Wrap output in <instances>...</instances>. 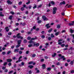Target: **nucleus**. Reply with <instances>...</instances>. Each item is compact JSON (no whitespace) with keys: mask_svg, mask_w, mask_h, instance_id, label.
<instances>
[{"mask_svg":"<svg viewBox=\"0 0 74 74\" xmlns=\"http://www.w3.org/2000/svg\"><path fill=\"white\" fill-rule=\"evenodd\" d=\"M58 44L59 45H61L62 44V43H64V40L63 41V40L62 39H60L58 41Z\"/></svg>","mask_w":74,"mask_h":74,"instance_id":"obj_1","label":"nucleus"},{"mask_svg":"<svg viewBox=\"0 0 74 74\" xmlns=\"http://www.w3.org/2000/svg\"><path fill=\"white\" fill-rule=\"evenodd\" d=\"M21 34L20 33H18L16 36V37L18 38H21V39H23V37L22 36L21 37V36H19Z\"/></svg>","mask_w":74,"mask_h":74,"instance_id":"obj_2","label":"nucleus"},{"mask_svg":"<svg viewBox=\"0 0 74 74\" xmlns=\"http://www.w3.org/2000/svg\"><path fill=\"white\" fill-rule=\"evenodd\" d=\"M42 18L43 19V21H48V19L46 18L45 16H42Z\"/></svg>","mask_w":74,"mask_h":74,"instance_id":"obj_3","label":"nucleus"},{"mask_svg":"<svg viewBox=\"0 0 74 74\" xmlns=\"http://www.w3.org/2000/svg\"><path fill=\"white\" fill-rule=\"evenodd\" d=\"M34 46H36V47H38L39 45V43H36V42H34L33 43Z\"/></svg>","mask_w":74,"mask_h":74,"instance_id":"obj_4","label":"nucleus"},{"mask_svg":"<svg viewBox=\"0 0 74 74\" xmlns=\"http://www.w3.org/2000/svg\"><path fill=\"white\" fill-rule=\"evenodd\" d=\"M69 26H73L74 25V21H72V23H69Z\"/></svg>","mask_w":74,"mask_h":74,"instance_id":"obj_5","label":"nucleus"},{"mask_svg":"<svg viewBox=\"0 0 74 74\" xmlns=\"http://www.w3.org/2000/svg\"><path fill=\"white\" fill-rule=\"evenodd\" d=\"M22 58V56H21L19 58V60H18V61H16V63H18L19 62H20V61H21V59H21V58Z\"/></svg>","mask_w":74,"mask_h":74,"instance_id":"obj_6","label":"nucleus"},{"mask_svg":"<svg viewBox=\"0 0 74 74\" xmlns=\"http://www.w3.org/2000/svg\"><path fill=\"white\" fill-rule=\"evenodd\" d=\"M7 2L8 4H12V2L8 0L7 1Z\"/></svg>","mask_w":74,"mask_h":74,"instance_id":"obj_7","label":"nucleus"},{"mask_svg":"<svg viewBox=\"0 0 74 74\" xmlns=\"http://www.w3.org/2000/svg\"><path fill=\"white\" fill-rule=\"evenodd\" d=\"M65 3L66 2H65V1H63L62 2H61L60 3V5H62V4H65Z\"/></svg>","mask_w":74,"mask_h":74,"instance_id":"obj_8","label":"nucleus"},{"mask_svg":"<svg viewBox=\"0 0 74 74\" xmlns=\"http://www.w3.org/2000/svg\"><path fill=\"white\" fill-rule=\"evenodd\" d=\"M21 41H22V40H18V41L17 43L18 45H20V44L21 43Z\"/></svg>","mask_w":74,"mask_h":74,"instance_id":"obj_9","label":"nucleus"},{"mask_svg":"<svg viewBox=\"0 0 74 74\" xmlns=\"http://www.w3.org/2000/svg\"><path fill=\"white\" fill-rule=\"evenodd\" d=\"M49 24H47L46 25V27H47V29H48V28H49L50 27V26H49Z\"/></svg>","mask_w":74,"mask_h":74,"instance_id":"obj_10","label":"nucleus"},{"mask_svg":"<svg viewBox=\"0 0 74 74\" xmlns=\"http://www.w3.org/2000/svg\"><path fill=\"white\" fill-rule=\"evenodd\" d=\"M33 43L32 44H30L28 45V47H33L34 46L33 45Z\"/></svg>","mask_w":74,"mask_h":74,"instance_id":"obj_11","label":"nucleus"},{"mask_svg":"<svg viewBox=\"0 0 74 74\" xmlns=\"http://www.w3.org/2000/svg\"><path fill=\"white\" fill-rule=\"evenodd\" d=\"M37 38V37H35V38H31V40H36Z\"/></svg>","mask_w":74,"mask_h":74,"instance_id":"obj_12","label":"nucleus"},{"mask_svg":"<svg viewBox=\"0 0 74 74\" xmlns=\"http://www.w3.org/2000/svg\"><path fill=\"white\" fill-rule=\"evenodd\" d=\"M11 61H12V60L10 59H8L7 60V62H11Z\"/></svg>","mask_w":74,"mask_h":74,"instance_id":"obj_13","label":"nucleus"},{"mask_svg":"<svg viewBox=\"0 0 74 74\" xmlns=\"http://www.w3.org/2000/svg\"><path fill=\"white\" fill-rule=\"evenodd\" d=\"M5 29L6 32H8V31H9V29H8V27H5Z\"/></svg>","mask_w":74,"mask_h":74,"instance_id":"obj_14","label":"nucleus"},{"mask_svg":"<svg viewBox=\"0 0 74 74\" xmlns=\"http://www.w3.org/2000/svg\"><path fill=\"white\" fill-rule=\"evenodd\" d=\"M57 10V8L56 7H54L53 8V11H56Z\"/></svg>","mask_w":74,"mask_h":74,"instance_id":"obj_15","label":"nucleus"},{"mask_svg":"<svg viewBox=\"0 0 74 74\" xmlns=\"http://www.w3.org/2000/svg\"><path fill=\"white\" fill-rule=\"evenodd\" d=\"M64 56H62L61 57V58H63V60H66V58H64Z\"/></svg>","mask_w":74,"mask_h":74,"instance_id":"obj_16","label":"nucleus"},{"mask_svg":"<svg viewBox=\"0 0 74 74\" xmlns=\"http://www.w3.org/2000/svg\"><path fill=\"white\" fill-rule=\"evenodd\" d=\"M28 42L29 43V44H33V42H33V41L32 40H31V41H29Z\"/></svg>","mask_w":74,"mask_h":74,"instance_id":"obj_17","label":"nucleus"},{"mask_svg":"<svg viewBox=\"0 0 74 74\" xmlns=\"http://www.w3.org/2000/svg\"><path fill=\"white\" fill-rule=\"evenodd\" d=\"M37 8V5L36 4L34 5V6L33 7V9H35V8Z\"/></svg>","mask_w":74,"mask_h":74,"instance_id":"obj_18","label":"nucleus"},{"mask_svg":"<svg viewBox=\"0 0 74 74\" xmlns=\"http://www.w3.org/2000/svg\"><path fill=\"white\" fill-rule=\"evenodd\" d=\"M19 51V49H16L14 50V52H18V51Z\"/></svg>","mask_w":74,"mask_h":74,"instance_id":"obj_19","label":"nucleus"},{"mask_svg":"<svg viewBox=\"0 0 74 74\" xmlns=\"http://www.w3.org/2000/svg\"><path fill=\"white\" fill-rule=\"evenodd\" d=\"M33 66L30 65L28 66V67L30 68V69H32V68H33Z\"/></svg>","mask_w":74,"mask_h":74,"instance_id":"obj_20","label":"nucleus"},{"mask_svg":"<svg viewBox=\"0 0 74 74\" xmlns=\"http://www.w3.org/2000/svg\"><path fill=\"white\" fill-rule=\"evenodd\" d=\"M70 32L71 33H74V30H72V29H70Z\"/></svg>","mask_w":74,"mask_h":74,"instance_id":"obj_21","label":"nucleus"},{"mask_svg":"<svg viewBox=\"0 0 74 74\" xmlns=\"http://www.w3.org/2000/svg\"><path fill=\"white\" fill-rule=\"evenodd\" d=\"M42 67L43 69H45V64H43L42 65Z\"/></svg>","mask_w":74,"mask_h":74,"instance_id":"obj_22","label":"nucleus"},{"mask_svg":"<svg viewBox=\"0 0 74 74\" xmlns=\"http://www.w3.org/2000/svg\"><path fill=\"white\" fill-rule=\"evenodd\" d=\"M0 16H4V14H2V12H0Z\"/></svg>","mask_w":74,"mask_h":74,"instance_id":"obj_23","label":"nucleus"},{"mask_svg":"<svg viewBox=\"0 0 74 74\" xmlns=\"http://www.w3.org/2000/svg\"><path fill=\"white\" fill-rule=\"evenodd\" d=\"M52 31V29L51 28L48 31V32H49V33H50V32H51Z\"/></svg>","mask_w":74,"mask_h":74,"instance_id":"obj_24","label":"nucleus"},{"mask_svg":"<svg viewBox=\"0 0 74 74\" xmlns=\"http://www.w3.org/2000/svg\"><path fill=\"white\" fill-rule=\"evenodd\" d=\"M31 39V37L29 36L27 38V40H30Z\"/></svg>","mask_w":74,"mask_h":74,"instance_id":"obj_25","label":"nucleus"},{"mask_svg":"<svg viewBox=\"0 0 74 74\" xmlns=\"http://www.w3.org/2000/svg\"><path fill=\"white\" fill-rule=\"evenodd\" d=\"M51 4H52V5H54V4H55V3L53 1H51Z\"/></svg>","mask_w":74,"mask_h":74,"instance_id":"obj_26","label":"nucleus"},{"mask_svg":"<svg viewBox=\"0 0 74 74\" xmlns=\"http://www.w3.org/2000/svg\"><path fill=\"white\" fill-rule=\"evenodd\" d=\"M70 35L71 37H73V39H74V34L73 35L72 34H71Z\"/></svg>","mask_w":74,"mask_h":74,"instance_id":"obj_27","label":"nucleus"},{"mask_svg":"<svg viewBox=\"0 0 74 74\" xmlns=\"http://www.w3.org/2000/svg\"><path fill=\"white\" fill-rule=\"evenodd\" d=\"M56 53H54L52 55V56L53 57H55V56H56Z\"/></svg>","mask_w":74,"mask_h":74,"instance_id":"obj_28","label":"nucleus"},{"mask_svg":"<svg viewBox=\"0 0 74 74\" xmlns=\"http://www.w3.org/2000/svg\"><path fill=\"white\" fill-rule=\"evenodd\" d=\"M60 27V25H58L57 26V28L58 29H59Z\"/></svg>","mask_w":74,"mask_h":74,"instance_id":"obj_29","label":"nucleus"},{"mask_svg":"<svg viewBox=\"0 0 74 74\" xmlns=\"http://www.w3.org/2000/svg\"><path fill=\"white\" fill-rule=\"evenodd\" d=\"M42 22V21H41V20H39L38 21V23H41Z\"/></svg>","mask_w":74,"mask_h":74,"instance_id":"obj_30","label":"nucleus"},{"mask_svg":"<svg viewBox=\"0 0 74 74\" xmlns=\"http://www.w3.org/2000/svg\"><path fill=\"white\" fill-rule=\"evenodd\" d=\"M12 16H10L9 17V19H10V20H11L12 19Z\"/></svg>","mask_w":74,"mask_h":74,"instance_id":"obj_31","label":"nucleus"},{"mask_svg":"<svg viewBox=\"0 0 74 74\" xmlns=\"http://www.w3.org/2000/svg\"><path fill=\"white\" fill-rule=\"evenodd\" d=\"M56 11H55L54 10H53V14H56Z\"/></svg>","mask_w":74,"mask_h":74,"instance_id":"obj_32","label":"nucleus"},{"mask_svg":"<svg viewBox=\"0 0 74 74\" xmlns=\"http://www.w3.org/2000/svg\"><path fill=\"white\" fill-rule=\"evenodd\" d=\"M24 10H25V8H24L23 7H22L21 8V11H23Z\"/></svg>","mask_w":74,"mask_h":74,"instance_id":"obj_33","label":"nucleus"},{"mask_svg":"<svg viewBox=\"0 0 74 74\" xmlns=\"http://www.w3.org/2000/svg\"><path fill=\"white\" fill-rule=\"evenodd\" d=\"M47 70H48V71H50V70H51V68H47Z\"/></svg>","mask_w":74,"mask_h":74,"instance_id":"obj_34","label":"nucleus"},{"mask_svg":"<svg viewBox=\"0 0 74 74\" xmlns=\"http://www.w3.org/2000/svg\"><path fill=\"white\" fill-rule=\"evenodd\" d=\"M73 63L74 62H73V61H72L71 62L70 64L71 65H73Z\"/></svg>","mask_w":74,"mask_h":74,"instance_id":"obj_35","label":"nucleus"},{"mask_svg":"<svg viewBox=\"0 0 74 74\" xmlns=\"http://www.w3.org/2000/svg\"><path fill=\"white\" fill-rule=\"evenodd\" d=\"M20 46H21V45H18L16 46V48H18V47H20Z\"/></svg>","mask_w":74,"mask_h":74,"instance_id":"obj_36","label":"nucleus"},{"mask_svg":"<svg viewBox=\"0 0 74 74\" xmlns=\"http://www.w3.org/2000/svg\"><path fill=\"white\" fill-rule=\"evenodd\" d=\"M41 38H45V36L44 35H42L41 36Z\"/></svg>","mask_w":74,"mask_h":74,"instance_id":"obj_37","label":"nucleus"},{"mask_svg":"<svg viewBox=\"0 0 74 74\" xmlns=\"http://www.w3.org/2000/svg\"><path fill=\"white\" fill-rule=\"evenodd\" d=\"M7 64V62H5L4 63L3 65L4 66H6V64Z\"/></svg>","mask_w":74,"mask_h":74,"instance_id":"obj_38","label":"nucleus"},{"mask_svg":"<svg viewBox=\"0 0 74 74\" xmlns=\"http://www.w3.org/2000/svg\"><path fill=\"white\" fill-rule=\"evenodd\" d=\"M33 63V62L31 61L28 63V64H32Z\"/></svg>","mask_w":74,"mask_h":74,"instance_id":"obj_39","label":"nucleus"},{"mask_svg":"<svg viewBox=\"0 0 74 74\" xmlns=\"http://www.w3.org/2000/svg\"><path fill=\"white\" fill-rule=\"evenodd\" d=\"M51 37L52 38H53L54 37V35H53V34H52L51 35Z\"/></svg>","mask_w":74,"mask_h":74,"instance_id":"obj_40","label":"nucleus"},{"mask_svg":"<svg viewBox=\"0 0 74 74\" xmlns=\"http://www.w3.org/2000/svg\"><path fill=\"white\" fill-rule=\"evenodd\" d=\"M59 32H56L55 34V35H56V36H58V34H59Z\"/></svg>","mask_w":74,"mask_h":74,"instance_id":"obj_41","label":"nucleus"},{"mask_svg":"<svg viewBox=\"0 0 74 74\" xmlns=\"http://www.w3.org/2000/svg\"><path fill=\"white\" fill-rule=\"evenodd\" d=\"M24 43H26V42H27V40L25 39H24Z\"/></svg>","mask_w":74,"mask_h":74,"instance_id":"obj_42","label":"nucleus"},{"mask_svg":"<svg viewBox=\"0 0 74 74\" xmlns=\"http://www.w3.org/2000/svg\"><path fill=\"white\" fill-rule=\"evenodd\" d=\"M65 32L66 31L65 30H63L62 31L61 33H65Z\"/></svg>","mask_w":74,"mask_h":74,"instance_id":"obj_43","label":"nucleus"},{"mask_svg":"<svg viewBox=\"0 0 74 74\" xmlns=\"http://www.w3.org/2000/svg\"><path fill=\"white\" fill-rule=\"evenodd\" d=\"M10 13V14H12V15H14V12L12 11Z\"/></svg>","mask_w":74,"mask_h":74,"instance_id":"obj_44","label":"nucleus"},{"mask_svg":"<svg viewBox=\"0 0 74 74\" xmlns=\"http://www.w3.org/2000/svg\"><path fill=\"white\" fill-rule=\"evenodd\" d=\"M74 73V70H73L71 71V73Z\"/></svg>","mask_w":74,"mask_h":74,"instance_id":"obj_45","label":"nucleus"},{"mask_svg":"<svg viewBox=\"0 0 74 74\" xmlns=\"http://www.w3.org/2000/svg\"><path fill=\"white\" fill-rule=\"evenodd\" d=\"M13 71H10V72H9L8 73L9 74H11V73H12L13 72Z\"/></svg>","mask_w":74,"mask_h":74,"instance_id":"obj_46","label":"nucleus"},{"mask_svg":"<svg viewBox=\"0 0 74 74\" xmlns=\"http://www.w3.org/2000/svg\"><path fill=\"white\" fill-rule=\"evenodd\" d=\"M61 46L62 47H63L65 46V45L64 44H62Z\"/></svg>","mask_w":74,"mask_h":74,"instance_id":"obj_47","label":"nucleus"},{"mask_svg":"<svg viewBox=\"0 0 74 74\" xmlns=\"http://www.w3.org/2000/svg\"><path fill=\"white\" fill-rule=\"evenodd\" d=\"M68 49L67 48H65L63 49V50L64 51H66V50H67Z\"/></svg>","mask_w":74,"mask_h":74,"instance_id":"obj_48","label":"nucleus"},{"mask_svg":"<svg viewBox=\"0 0 74 74\" xmlns=\"http://www.w3.org/2000/svg\"><path fill=\"white\" fill-rule=\"evenodd\" d=\"M61 64V63L60 62H58L56 64L57 65H60V64Z\"/></svg>","mask_w":74,"mask_h":74,"instance_id":"obj_49","label":"nucleus"},{"mask_svg":"<svg viewBox=\"0 0 74 74\" xmlns=\"http://www.w3.org/2000/svg\"><path fill=\"white\" fill-rule=\"evenodd\" d=\"M30 1H29L27 3H26V4H30Z\"/></svg>","mask_w":74,"mask_h":74,"instance_id":"obj_50","label":"nucleus"},{"mask_svg":"<svg viewBox=\"0 0 74 74\" xmlns=\"http://www.w3.org/2000/svg\"><path fill=\"white\" fill-rule=\"evenodd\" d=\"M19 54H22V51H19Z\"/></svg>","mask_w":74,"mask_h":74,"instance_id":"obj_51","label":"nucleus"},{"mask_svg":"<svg viewBox=\"0 0 74 74\" xmlns=\"http://www.w3.org/2000/svg\"><path fill=\"white\" fill-rule=\"evenodd\" d=\"M10 53H11V51H9L7 53V54L8 55L10 54Z\"/></svg>","mask_w":74,"mask_h":74,"instance_id":"obj_52","label":"nucleus"},{"mask_svg":"<svg viewBox=\"0 0 74 74\" xmlns=\"http://www.w3.org/2000/svg\"><path fill=\"white\" fill-rule=\"evenodd\" d=\"M22 2H20L18 3V4L19 5H21V4H22Z\"/></svg>","mask_w":74,"mask_h":74,"instance_id":"obj_53","label":"nucleus"},{"mask_svg":"<svg viewBox=\"0 0 74 74\" xmlns=\"http://www.w3.org/2000/svg\"><path fill=\"white\" fill-rule=\"evenodd\" d=\"M5 73H7V72H8V70L6 69L5 70Z\"/></svg>","mask_w":74,"mask_h":74,"instance_id":"obj_54","label":"nucleus"},{"mask_svg":"<svg viewBox=\"0 0 74 74\" xmlns=\"http://www.w3.org/2000/svg\"><path fill=\"white\" fill-rule=\"evenodd\" d=\"M12 34V33H11V32H9L8 33V34L9 35V36H10V35H11Z\"/></svg>","mask_w":74,"mask_h":74,"instance_id":"obj_55","label":"nucleus"},{"mask_svg":"<svg viewBox=\"0 0 74 74\" xmlns=\"http://www.w3.org/2000/svg\"><path fill=\"white\" fill-rule=\"evenodd\" d=\"M36 56V54H34L32 55V57H35V56Z\"/></svg>","mask_w":74,"mask_h":74,"instance_id":"obj_56","label":"nucleus"},{"mask_svg":"<svg viewBox=\"0 0 74 74\" xmlns=\"http://www.w3.org/2000/svg\"><path fill=\"white\" fill-rule=\"evenodd\" d=\"M6 67H2V69H3V70H4V69H5Z\"/></svg>","mask_w":74,"mask_h":74,"instance_id":"obj_57","label":"nucleus"},{"mask_svg":"<svg viewBox=\"0 0 74 74\" xmlns=\"http://www.w3.org/2000/svg\"><path fill=\"white\" fill-rule=\"evenodd\" d=\"M21 50H23V49H24V48H22V47H21L20 48Z\"/></svg>","mask_w":74,"mask_h":74,"instance_id":"obj_58","label":"nucleus"},{"mask_svg":"<svg viewBox=\"0 0 74 74\" xmlns=\"http://www.w3.org/2000/svg\"><path fill=\"white\" fill-rule=\"evenodd\" d=\"M62 15L63 16H64V13L62 12Z\"/></svg>","mask_w":74,"mask_h":74,"instance_id":"obj_59","label":"nucleus"},{"mask_svg":"<svg viewBox=\"0 0 74 74\" xmlns=\"http://www.w3.org/2000/svg\"><path fill=\"white\" fill-rule=\"evenodd\" d=\"M65 66H68V63H66L65 64Z\"/></svg>","mask_w":74,"mask_h":74,"instance_id":"obj_60","label":"nucleus"},{"mask_svg":"<svg viewBox=\"0 0 74 74\" xmlns=\"http://www.w3.org/2000/svg\"><path fill=\"white\" fill-rule=\"evenodd\" d=\"M48 39L49 40H51V38L50 37H49L48 38Z\"/></svg>","mask_w":74,"mask_h":74,"instance_id":"obj_61","label":"nucleus"},{"mask_svg":"<svg viewBox=\"0 0 74 74\" xmlns=\"http://www.w3.org/2000/svg\"><path fill=\"white\" fill-rule=\"evenodd\" d=\"M70 7H71V5H69L67 8H70Z\"/></svg>","mask_w":74,"mask_h":74,"instance_id":"obj_62","label":"nucleus"},{"mask_svg":"<svg viewBox=\"0 0 74 74\" xmlns=\"http://www.w3.org/2000/svg\"><path fill=\"white\" fill-rule=\"evenodd\" d=\"M62 74H66V71H64L62 72Z\"/></svg>","mask_w":74,"mask_h":74,"instance_id":"obj_63","label":"nucleus"},{"mask_svg":"<svg viewBox=\"0 0 74 74\" xmlns=\"http://www.w3.org/2000/svg\"><path fill=\"white\" fill-rule=\"evenodd\" d=\"M2 53L3 55H5V52H3Z\"/></svg>","mask_w":74,"mask_h":74,"instance_id":"obj_64","label":"nucleus"}]
</instances>
